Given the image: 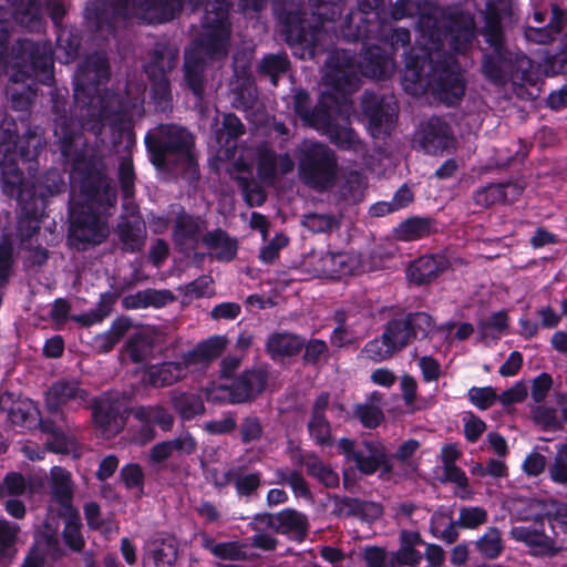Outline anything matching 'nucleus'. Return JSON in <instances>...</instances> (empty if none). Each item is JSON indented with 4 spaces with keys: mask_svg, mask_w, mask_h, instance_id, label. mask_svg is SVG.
Returning <instances> with one entry per match:
<instances>
[{
    "mask_svg": "<svg viewBox=\"0 0 567 567\" xmlns=\"http://www.w3.org/2000/svg\"><path fill=\"white\" fill-rule=\"evenodd\" d=\"M231 484L239 498L250 499L257 495L262 486V473L260 471L247 472L245 465L234 466L224 472L221 481H216L218 488Z\"/></svg>",
    "mask_w": 567,
    "mask_h": 567,
    "instance_id": "obj_28",
    "label": "nucleus"
},
{
    "mask_svg": "<svg viewBox=\"0 0 567 567\" xmlns=\"http://www.w3.org/2000/svg\"><path fill=\"white\" fill-rule=\"evenodd\" d=\"M443 32L436 31L449 42L450 49L457 54H464L473 47L477 25L474 14L461 7H449L442 12Z\"/></svg>",
    "mask_w": 567,
    "mask_h": 567,
    "instance_id": "obj_14",
    "label": "nucleus"
},
{
    "mask_svg": "<svg viewBox=\"0 0 567 567\" xmlns=\"http://www.w3.org/2000/svg\"><path fill=\"white\" fill-rule=\"evenodd\" d=\"M383 2L384 0H358V9L346 14L339 29V37L350 41L373 37L380 29L374 11L382 7Z\"/></svg>",
    "mask_w": 567,
    "mask_h": 567,
    "instance_id": "obj_19",
    "label": "nucleus"
},
{
    "mask_svg": "<svg viewBox=\"0 0 567 567\" xmlns=\"http://www.w3.org/2000/svg\"><path fill=\"white\" fill-rule=\"evenodd\" d=\"M512 536L517 542L524 543L529 554L537 557H554L560 548L556 542L545 534L544 530H538L527 526H517L512 529Z\"/></svg>",
    "mask_w": 567,
    "mask_h": 567,
    "instance_id": "obj_33",
    "label": "nucleus"
},
{
    "mask_svg": "<svg viewBox=\"0 0 567 567\" xmlns=\"http://www.w3.org/2000/svg\"><path fill=\"white\" fill-rule=\"evenodd\" d=\"M434 91L449 106L457 105L465 94V80L456 66L442 64L436 70Z\"/></svg>",
    "mask_w": 567,
    "mask_h": 567,
    "instance_id": "obj_26",
    "label": "nucleus"
},
{
    "mask_svg": "<svg viewBox=\"0 0 567 567\" xmlns=\"http://www.w3.org/2000/svg\"><path fill=\"white\" fill-rule=\"evenodd\" d=\"M311 14L318 23H311L307 11L295 4L285 7L279 13L280 33L289 47H301L310 59L319 52V35L324 22H334L342 14L346 0H308Z\"/></svg>",
    "mask_w": 567,
    "mask_h": 567,
    "instance_id": "obj_5",
    "label": "nucleus"
},
{
    "mask_svg": "<svg viewBox=\"0 0 567 567\" xmlns=\"http://www.w3.org/2000/svg\"><path fill=\"white\" fill-rule=\"evenodd\" d=\"M334 516H348V517H363L365 516L367 509L370 507L377 515L382 514V507L380 504L373 502H367L357 497L339 496L332 497Z\"/></svg>",
    "mask_w": 567,
    "mask_h": 567,
    "instance_id": "obj_47",
    "label": "nucleus"
},
{
    "mask_svg": "<svg viewBox=\"0 0 567 567\" xmlns=\"http://www.w3.org/2000/svg\"><path fill=\"white\" fill-rule=\"evenodd\" d=\"M132 414L140 423L157 425L163 432L171 431L174 425L173 414L159 404L140 405L132 411Z\"/></svg>",
    "mask_w": 567,
    "mask_h": 567,
    "instance_id": "obj_48",
    "label": "nucleus"
},
{
    "mask_svg": "<svg viewBox=\"0 0 567 567\" xmlns=\"http://www.w3.org/2000/svg\"><path fill=\"white\" fill-rule=\"evenodd\" d=\"M290 60L286 52L269 53L264 55L258 68L260 75L268 76L272 85H277L280 76L290 69Z\"/></svg>",
    "mask_w": 567,
    "mask_h": 567,
    "instance_id": "obj_53",
    "label": "nucleus"
},
{
    "mask_svg": "<svg viewBox=\"0 0 567 567\" xmlns=\"http://www.w3.org/2000/svg\"><path fill=\"white\" fill-rule=\"evenodd\" d=\"M298 172L301 182L319 192L334 186L338 159L334 152L319 142L305 144L298 155Z\"/></svg>",
    "mask_w": 567,
    "mask_h": 567,
    "instance_id": "obj_7",
    "label": "nucleus"
},
{
    "mask_svg": "<svg viewBox=\"0 0 567 567\" xmlns=\"http://www.w3.org/2000/svg\"><path fill=\"white\" fill-rule=\"evenodd\" d=\"M124 349L133 363H142L153 353L154 341L150 336L136 332L130 337Z\"/></svg>",
    "mask_w": 567,
    "mask_h": 567,
    "instance_id": "obj_56",
    "label": "nucleus"
},
{
    "mask_svg": "<svg viewBox=\"0 0 567 567\" xmlns=\"http://www.w3.org/2000/svg\"><path fill=\"white\" fill-rule=\"evenodd\" d=\"M92 419L95 427L103 433H117L122 429L120 422L123 401L110 393H103L92 400Z\"/></svg>",
    "mask_w": 567,
    "mask_h": 567,
    "instance_id": "obj_25",
    "label": "nucleus"
},
{
    "mask_svg": "<svg viewBox=\"0 0 567 567\" xmlns=\"http://www.w3.org/2000/svg\"><path fill=\"white\" fill-rule=\"evenodd\" d=\"M178 557V548L174 538H154L147 544L143 555V567H173Z\"/></svg>",
    "mask_w": 567,
    "mask_h": 567,
    "instance_id": "obj_37",
    "label": "nucleus"
},
{
    "mask_svg": "<svg viewBox=\"0 0 567 567\" xmlns=\"http://www.w3.org/2000/svg\"><path fill=\"white\" fill-rule=\"evenodd\" d=\"M293 112L303 124L316 128L319 123L327 121L328 112L338 101L331 93H322L317 104L311 107L310 94L305 89H296L293 93Z\"/></svg>",
    "mask_w": 567,
    "mask_h": 567,
    "instance_id": "obj_23",
    "label": "nucleus"
},
{
    "mask_svg": "<svg viewBox=\"0 0 567 567\" xmlns=\"http://www.w3.org/2000/svg\"><path fill=\"white\" fill-rule=\"evenodd\" d=\"M56 33V58L61 63L73 62L82 47V34L76 28L63 27L55 30Z\"/></svg>",
    "mask_w": 567,
    "mask_h": 567,
    "instance_id": "obj_45",
    "label": "nucleus"
},
{
    "mask_svg": "<svg viewBox=\"0 0 567 567\" xmlns=\"http://www.w3.org/2000/svg\"><path fill=\"white\" fill-rule=\"evenodd\" d=\"M300 465L306 467L307 474L316 478L327 488L339 486V474L332 467L326 464L315 452H307L305 457L299 461Z\"/></svg>",
    "mask_w": 567,
    "mask_h": 567,
    "instance_id": "obj_46",
    "label": "nucleus"
},
{
    "mask_svg": "<svg viewBox=\"0 0 567 567\" xmlns=\"http://www.w3.org/2000/svg\"><path fill=\"white\" fill-rule=\"evenodd\" d=\"M172 406L181 419L189 421L205 412L202 398L194 393L183 392L172 399Z\"/></svg>",
    "mask_w": 567,
    "mask_h": 567,
    "instance_id": "obj_54",
    "label": "nucleus"
},
{
    "mask_svg": "<svg viewBox=\"0 0 567 567\" xmlns=\"http://www.w3.org/2000/svg\"><path fill=\"white\" fill-rule=\"evenodd\" d=\"M275 477L277 484L288 485L296 497L312 498L311 489L301 471L278 467L275 470Z\"/></svg>",
    "mask_w": 567,
    "mask_h": 567,
    "instance_id": "obj_52",
    "label": "nucleus"
},
{
    "mask_svg": "<svg viewBox=\"0 0 567 567\" xmlns=\"http://www.w3.org/2000/svg\"><path fill=\"white\" fill-rule=\"evenodd\" d=\"M51 494L54 501L68 499L73 496V482L71 473L61 466L51 468Z\"/></svg>",
    "mask_w": 567,
    "mask_h": 567,
    "instance_id": "obj_59",
    "label": "nucleus"
},
{
    "mask_svg": "<svg viewBox=\"0 0 567 567\" xmlns=\"http://www.w3.org/2000/svg\"><path fill=\"white\" fill-rule=\"evenodd\" d=\"M277 154L268 146L257 150V175L266 183H272L277 177Z\"/></svg>",
    "mask_w": 567,
    "mask_h": 567,
    "instance_id": "obj_62",
    "label": "nucleus"
},
{
    "mask_svg": "<svg viewBox=\"0 0 567 567\" xmlns=\"http://www.w3.org/2000/svg\"><path fill=\"white\" fill-rule=\"evenodd\" d=\"M203 245L213 250V257L220 262H230L237 257L238 241L223 228L206 231Z\"/></svg>",
    "mask_w": 567,
    "mask_h": 567,
    "instance_id": "obj_42",
    "label": "nucleus"
},
{
    "mask_svg": "<svg viewBox=\"0 0 567 567\" xmlns=\"http://www.w3.org/2000/svg\"><path fill=\"white\" fill-rule=\"evenodd\" d=\"M133 3L147 24L172 21L182 10V0H133Z\"/></svg>",
    "mask_w": 567,
    "mask_h": 567,
    "instance_id": "obj_32",
    "label": "nucleus"
},
{
    "mask_svg": "<svg viewBox=\"0 0 567 567\" xmlns=\"http://www.w3.org/2000/svg\"><path fill=\"white\" fill-rule=\"evenodd\" d=\"M368 127L375 138L389 136L398 121V104L393 97L379 96L365 92L361 102Z\"/></svg>",
    "mask_w": 567,
    "mask_h": 567,
    "instance_id": "obj_20",
    "label": "nucleus"
},
{
    "mask_svg": "<svg viewBox=\"0 0 567 567\" xmlns=\"http://www.w3.org/2000/svg\"><path fill=\"white\" fill-rule=\"evenodd\" d=\"M120 481L128 491L137 489L138 497L144 494L145 474L138 463H127L120 470Z\"/></svg>",
    "mask_w": 567,
    "mask_h": 567,
    "instance_id": "obj_64",
    "label": "nucleus"
},
{
    "mask_svg": "<svg viewBox=\"0 0 567 567\" xmlns=\"http://www.w3.org/2000/svg\"><path fill=\"white\" fill-rule=\"evenodd\" d=\"M244 547L245 545L237 540L217 543L208 536L203 539V548L223 560H246L247 554Z\"/></svg>",
    "mask_w": 567,
    "mask_h": 567,
    "instance_id": "obj_51",
    "label": "nucleus"
},
{
    "mask_svg": "<svg viewBox=\"0 0 567 567\" xmlns=\"http://www.w3.org/2000/svg\"><path fill=\"white\" fill-rule=\"evenodd\" d=\"M317 271L320 276L331 279H340L352 272V265L347 254L328 251L319 259Z\"/></svg>",
    "mask_w": 567,
    "mask_h": 567,
    "instance_id": "obj_49",
    "label": "nucleus"
},
{
    "mask_svg": "<svg viewBox=\"0 0 567 567\" xmlns=\"http://www.w3.org/2000/svg\"><path fill=\"white\" fill-rule=\"evenodd\" d=\"M419 142L430 155H441L456 147V138L451 126L439 116H432L422 125Z\"/></svg>",
    "mask_w": 567,
    "mask_h": 567,
    "instance_id": "obj_22",
    "label": "nucleus"
},
{
    "mask_svg": "<svg viewBox=\"0 0 567 567\" xmlns=\"http://www.w3.org/2000/svg\"><path fill=\"white\" fill-rule=\"evenodd\" d=\"M131 0H90L86 2L83 19L86 29L91 32H116L120 21L128 18Z\"/></svg>",
    "mask_w": 567,
    "mask_h": 567,
    "instance_id": "obj_17",
    "label": "nucleus"
},
{
    "mask_svg": "<svg viewBox=\"0 0 567 567\" xmlns=\"http://www.w3.org/2000/svg\"><path fill=\"white\" fill-rule=\"evenodd\" d=\"M380 29L373 37L357 40L361 42L360 60L355 53L346 49L331 51L326 61L323 83L326 86L342 94H350L360 85V74L371 79L382 80L389 73L390 56L384 49L370 40L379 37ZM351 42L350 40H346Z\"/></svg>",
    "mask_w": 567,
    "mask_h": 567,
    "instance_id": "obj_3",
    "label": "nucleus"
},
{
    "mask_svg": "<svg viewBox=\"0 0 567 567\" xmlns=\"http://www.w3.org/2000/svg\"><path fill=\"white\" fill-rule=\"evenodd\" d=\"M305 346V338L287 331L274 332L268 336L265 348L274 360L298 355Z\"/></svg>",
    "mask_w": 567,
    "mask_h": 567,
    "instance_id": "obj_36",
    "label": "nucleus"
},
{
    "mask_svg": "<svg viewBox=\"0 0 567 567\" xmlns=\"http://www.w3.org/2000/svg\"><path fill=\"white\" fill-rule=\"evenodd\" d=\"M111 79L109 58L102 51L89 54L79 65L74 75V97H83V103L90 105L99 96L101 86Z\"/></svg>",
    "mask_w": 567,
    "mask_h": 567,
    "instance_id": "obj_13",
    "label": "nucleus"
},
{
    "mask_svg": "<svg viewBox=\"0 0 567 567\" xmlns=\"http://www.w3.org/2000/svg\"><path fill=\"white\" fill-rule=\"evenodd\" d=\"M206 61L197 52H185L183 81L185 87L197 100H203L206 90Z\"/></svg>",
    "mask_w": 567,
    "mask_h": 567,
    "instance_id": "obj_34",
    "label": "nucleus"
},
{
    "mask_svg": "<svg viewBox=\"0 0 567 567\" xmlns=\"http://www.w3.org/2000/svg\"><path fill=\"white\" fill-rule=\"evenodd\" d=\"M307 430L316 445L321 447H331L333 445L331 424L327 416H310Z\"/></svg>",
    "mask_w": 567,
    "mask_h": 567,
    "instance_id": "obj_61",
    "label": "nucleus"
},
{
    "mask_svg": "<svg viewBox=\"0 0 567 567\" xmlns=\"http://www.w3.org/2000/svg\"><path fill=\"white\" fill-rule=\"evenodd\" d=\"M19 194H14L12 197H17L20 204V213L17 219V235L21 241L24 243L35 236L41 227V214L39 208V199L34 194L30 195L28 199H24V190L22 188Z\"/></svg>",
    "mask_w": 567,
    "mask_h": 567,
    "instance_id": "obj_30",
    "label": "nucleus"
},
{
    "mask_svg": "<svg viewBox=\"0 0 567 567\" xmlns=\"http://www.w3.org/2000/svg\"><path fill=\"white\" fill-rule=\"evenodd\" d=\"M181 359V361H164L146 365L142 382L147 386L161 389L181 381L187 375L189 369L186 361L182 357Z\"/></svg>",
    "mask_w": 567,
    "mask_h": 567,
    "instance_id": "obj_27",
    "label": "nucleus"
},
{
    "mask_svg": "<svg viewBox=\"0 0 567 567\" xmlns=\"http://www.w3.org/2000/svg\"><path fill=\"white\" fill-rule=\"evenodd\" d=\"M509 187H512L511 184H489L477 189L474 193L473 199L476 205L485 208L497 203H505L507 200V189Z\"/></svg>",
    "mask_w": 567,
    "mask_h": 567,
    "instance_id": "obj_58",
    "label": "nucleus"
},
{
    "mask_svg": "<svg viewBox=\"0 0 567 567\" xmlns=\"http://www.w3.org/2000/svg\"><path fill=\"white\" fill-rule=\"evenodd\" d=\"M532 60L523 52H513L507 47L492 50L482 59V72L494 84H504L507 76L525 83L533 82Z\"/></svg>",
    "mask_w": 567,
    "mask_h": 567,
    "instance_id": "obj_10",
    "label": "nucleus"
},
{
    "mask_svg": "<svg viewBox=\"0 0 567 567\" xmlns=\"http://www.w3.org/2000/svg\"><path fill=\"white\" fill-rule=\"evenodd\" d=\"M434 319L424 311H401L384 324V338L401 352L415 340L431 337Z\"/></svg>",
    "mask_w": 567,
    "mask_h": 567,
    "instance_id": "obj_11",
    "label": "nucleus"
},
{
    "mask_svg": "<svg viewBox=\"0 0 567 567\" xmlns=\"http://www.w3.org/2000/svg\"><path fill=\"white\" fill-rule=\"evenodd\" d=\"M440 223L432 216H412L402 220L394 229L400 241H416L439 233Z\"/></svg>",
    "mask_w": 567,
    "mask_h": 567,
    "instance_id": "obj_35",
    "label": "nucleus"
},
{
    "mask_svg": "<svg viewBox=\"0 0 567 567\" xmlns=\"http://www.w3.org/2000/svg\"><path fill=\"white\" fill-rule=\"evenodd\" d=\"M432 47H411L404 55L403 87L413 95L423 90L425 68L431 63V50H442L444 41L436 31L430 32Z\"/></svg>",
    "mask_w": 567,
    "mask_h": 567,
    "instance_id": "obj_21",
    "label": "nucleus"
},
{
    "mask_svg": "<svg viewBox=\"0 0 567 567\" xmlns=\"http://www.w3.org/2000/svg\"><path fill=\"white\" fill-rule=\"evenodd\" d=\"M11 54L14 66L28 78H37L49 85L54 80L53 51L48 42L19 39L12 45Z\"/></svg>",
    "mask_w": 567,
    "mask_h": 567,
    "instance_id": "obj_9",
    "label": "nucleus"
},
{
    "mask_svg": "<svg viewBox=\"0 0 567 567\" xmlns=\"http://www.w3.org/2000/svg\"><path fill=\"white\" fill-rule=\"evenodd\" d=\"M206 221L199 215L188 213L184 206L177 205L172 225V243L174 249L184 256L195 252L204 243Z\"/></svg>",
    "mask_w": 567,
    "mask_h": 567,
    "instance_id": "obj_18",
    "label": "nucleus"
},
{
    "mask_svg": "<svg viewBox=\"0 0 567 567\" xmlns=\"http://www.w3.org/2000/svg\"><path fill=\"white\" fill-rule=\"evenodd\" d=\"M178 62V51L168 43H156L144 64V72L150 81V97L157 113L173 111V93L169 74Z\"/></svg>",
    "mask_w": 567,
    "mask_h": 567,
    "instance_id": "obj_6",
    "label": "nucleus"
},
{
    "mask_svg": "<svg viewBox=\"0 0 567 567\" xmlns=\"http://www.w3.org/2000/svg\"><path fill=\"white\" fill-rule=\"evenodd\" d=\"M202 27L205 31L197 40V48L193 52L213 61H221L227 58L230 40L228 17L221 18L218 13H204Z\"/></svg>",
    "mask_w": 567,
    "mask_h": 567,
    "instance_id": "obj_16",
    "label": "nucleus"
},
{
    "mask_svg": "<svg viewBox=\"0 0 567 567\" xmlns=\"http://www.w3.org/2000/svg\"><path fill=\"white\" fill-rule=\"evenodd\" d=\"M134 285L133 281L127 282L121 288L118 292L105 291L100 295L99 301L94 309L89 310L80 315H72L71 320L82 327H91L93 324L101 323L106 317H109L113 310L116 299L127 288Z\"/></svg>",
    "mask_w": 567,
    "mask_h": 567,
    "instance_id": "obj_41",
    "label": "nucleus"
},
{
    "mask_svg": "<svg viewBox=\"0 0 567 567\" xmlns=\"http://www.w3.org/2000/svg\"><path fill=\"white\" fill-rule=\"evenodd\" d=\"M54 120L55 144L64 164L70 165V177L78 186L83 203L71 209L69 238L78 250L102 244L110 234L107 217L115 208L117 189L107 175L105 161L95 151L87 148L86 138L76 120L60 114Z\"/></svg>",
    "mask_w": 567,
    "mask_h": 567,
    "instance_id": "obj_1",
    "label": "nucleus"
},
{
    "mask_svg": "<svg viewBox=\"0 0 567 567\" xmlns=\"http://www.w3.org/2000/svg\"><path fill=\"white\" fill-rule=\"evenodd\" d=\"M316 130H321L339 150L357 151L360 145V138L355 131L350 126L339 124L332 116L331 110L328 112L327 121L319 123Z\"/></svg>",
    "mask_w": 567,
    "mask_h": 567,
    "instance_id": "obj_38",
    "label": "nucleus"
},
{
    "mask_svg": "<svg viewBox=\"0 0 567 567\" xmlns=\"http://www.w3.org/2000/svg\"><path fill=\"white\" fill-rule=\"evenodd\" d=\"M89 394L76 379L61 378L48 388L44 398L45 409L50 414H62L64 405L70 402L81 405L89 400Z\"/></svg>",
    "mask_w": 567,
    "mask_h": 567,
    "instance_id": "obj_24",
    "label": "nucleus"
},
{
    "mask_svg": "<svg viewBox=\"0 0 567 567\" xmlns=\"http://www.w3.org/2000/svg\"><path fill=\"white\" fill-rule=\"evenodd\" d=\"M45 131L32 125L30 120L24 126L18 115L4 113L0 120V173L3 194L13 196L21 190L23 173L19 161L28 163V169H37L38 157L47 145Z\"/></svg>",
    "mask_w": 567,
    "mask_h": 567,
    "instance_id": "obj_2",
    "label": "nucleus"
},
{
    "mask_svg": "<svg viewBox=\"0 0 567 567\" xmlns=\"http://www.w3.org/2000/svg\"><path fill=\"white\" fill-rule=\"evenodd\" d=\"M18 523L0 518V559L10 558L16 553V544L20 534Z\"/></svg>",
    "mask_w": 567,
    "mask_h": 567,
    "instance_id": "obj_60",
    "label": "nucleus"
},
{
    "mask_svg": "<svg viewBox=\"0 0 567 567\" xmlns=\"http://www.w3.org/2000/svg\"><path fill=\"white\" fill-rule=\"evenodd\" d=\"M477 550L488 559L497 558L503 549L501 532L496 527H488L476 542Z\"/></svg>",
    "mask_w": 567,
    "mask_h": 567,
    "instance_id": "obj_63",
    "label": "nucleus"
},
{
    "mask_svg": "<svg viewBox=\"0 0 567 567\" xmlns=\"http://www.w3.org/2000/svg\"><path fill=\"white\" fill-rule=\"evenodd\" d=\"M450 262L442 255H424L411 261L406 268V279L416 286L429 285L443 274Z\"/></svg>",
    "mask_w": 567,
    "mask_h": 567,
    "instance_id": "obj_31",
    "label": "nucleus"
},
{
    "mask_svg": "<svg viewBox=\"0 0 567 567\" xmlns=\"http://www.w3.org/2000/svg\"><path fill=\"white\" fill-rule=\"evenodd\" d=\"M116 233L124 252H138L145 245L146 225L138 212L122 215L116 225Z\"/></svg>",
    "mask_w": 567,
    "mask_h": 567,
    "instance_id": "obj_29",
    "label": "nucleus"
},
{
    "mask_svg": "<svg viewBox=\"0 0 567 567\" xmlns=\"http://www.w3.org/2000/svg\"><path fill=\"white\" fill-rule=\"evenodd\" d=\"M339 452L347 461L353 462L362 475H373L381 471V476L393 472L392 456L385 445L378 440H363L359 445L349 437H341L338 442Z\"/></svg>",
    "mask_w": 567,
    "mask_h": 567,
    "instance_id": "obj_8",
    "label": "nucleus"
},
{
    "mask_svg": "<svg viewBox=\"0 0 567 567\" xmlns=\"http://www.w3.org/2000/svg\"><path fill=\"white\" fill-rule=\"evenodd\" d=\"M13 21L30 32L41 31V0H0V52L8 48Z\"/></svg>",
    "mask_w": 567,
    "mask_h": 567,
    "instance_id": "obj_12",
    "label": "nucleus"
},
{
    "mask_svg": "<svg viewBox=\"0 0 567 567\" xmlns=\"http://www.w3.org/2000/svg\"><path fill=\"white\" fill-rule=\"evenodd\" d=\"M268 381L267 369H248L228 382L220 383L217 388L219 395L216 398L229 404L251 403L264 393Z\"/></svg>",
    "mask_w": 567,
    "mask_h": 567,
    "instance_id": "obj_15",
    "label": "nucleus"
},
{
    "mask_svg": "<svg viewBox=\"0 0 567 567\" xmlns=\"http://www.w3.org/2000/svg\"><path fill=\"white\" fill-rule=\"evenodd\" d=\"M144 143L148 161L157 172L179 171L198 176L195 136L186 127L159 124L145 134Z\"/></svg>",
    "mask_w": 567,
    "mask_h": 567,
    "instance_id": "obj_4",
    "label": "nucleus"
},
{
    "mask_svg": "<svg viewBox=\"0 0 567 567\" xmlns=\"http://www.w3.org/2000/svg\"><path fill=\"white\" fill-rule=\"evenodd\" d=\"M169 290L145 289L136 293L127 295L122 299V307L126 310L146 309L153 307L159 309L174 300Z\"/></svg>",
    "mask_w": 567,
    "mask_h": 567,
    "instance_id": "obj_43",
    "label": "nucleus"
},
{
    "mask_svg": "<svg viewBox=\"0 0 567 567\" xmlns=\"http://www.w3.org/2000/svg\"><path fill=\"white\" fill-rule=\"evenodd\" d=\"M16 264L14 243L10 233L0 237V288H4L13 275Z\"/></svg>",
    "mask_w": 567,
    "mask_h": 567,
    "instance_id": "obj_55",
    "label": "nucleus"
},
{
    "mask_svg": "<svg viewBox=\"0 0 567 567\" xmlns=\"http://www.w3.org/2000/svg\"><path fill=\"white\" fill-rule=\"evenodd\" d=\"M308 533L309 520L306 514L291 507L278 512L277 534L300 543L307 538Z\"/></svg>",
    "mask_w": 567,
    "mask_h": 567,
    "instance_id": "obj_40",
    "label": "nucleus"
},
{
    "mask_svg": "<svg viewBox=\"0 0 567 567\" xmlns=\"http://www.w3.org/2000/svg\"><path fill=\"white\" fill-rule=\"evenodd\" d=\"M228 340L224 336H212L198 342L192 350L182 354L188 367L207 364L219 358L227 347Z\"/></svg>",
    "mask_w": 567,
    "mask_h": 567,
    "instance_id": "obj_39",
    "label": "nucleus"
},
{
    "mask_svg": "<svg viewBox=\"0 0 567 567\" xmlns=\"http://www.w3.org/2000/svg\"><path fill=\"white\" fill-rule=\"evenodd\" d=\"M10 109L19 116L21 125L25 127L31 117V106L37 96V91L30 85L22 86L21 90L11 89L8 91Z\"/></svg>",
    "mask_w": 567,
    "mask_h": 567,
    "instance_id": "obj_50",
    "label": "nucleus"
},
{
    "mask_svg": "<svg viewBox=\"0 0 567 567\" xmlns=\"http://www.w3.org/2000/svg\"><path fill=\"white\" fill-rule=\"evenodd\" d=\"M364 358L373 362H382L390 359L394 353L400 352L391 341L384 338V331L381 337L368 341L361 350Z\"/></svg>",
    "mask_w": 567,
    "mask_h": 567,
    "instance_id": "obj_57",
    "label": "nucleus"
},
{
    "mask_svg": "<svg viewBox=\"0 0 567 567\" xmlns=\"http://www.w3.org/2000/svg\"><path fill=\"white\" fill-rule=\"evenodd\" d=\"M246 134V126L235 113H225L221 126L215 132V138L219 147L226 153H234L237 148V141Z\"/></svg>",
    "mask_w": 567,
    "mask_h": 567,
    "instance_id": "obj_44",
    "label": "nucleus"
}]
</instances>
